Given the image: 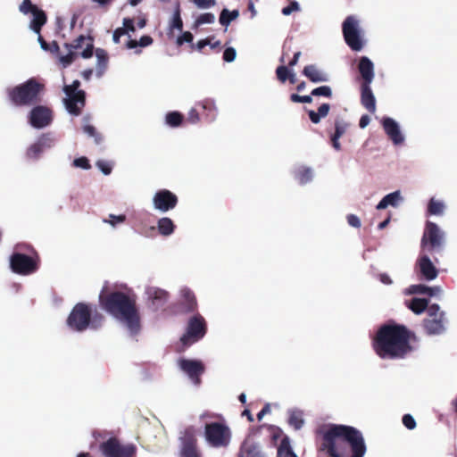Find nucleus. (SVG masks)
Returning a JSON list of instances; mask_svg holds the SVG:
<instances>
[{
    "instance_id": "bb28decb",
    "label": "nucleus",
    "mask_w": 457,
    "mask_h": 457,
    "mask_svg": "<svg viewBox=\"0 0 457 457\" xmlns=\"http://www.w3.org/2000/svg\"><path fill=\"white\" fill-rule=\"evenodd\" d=\"M445 204L443 200L431 197L428 204V212L430 215L442 216L445 211Z\"/></svg>"
},
{
    "instance_id": "c756f323",
    "label": "nucleus",
    "mask_w": 457,
    "mask_h": 457,
    "mask_svg": "<svg viewBox=\"0 0 457 457\" xmlns=\"http://www.w3.org/2000/svg\"><path fill=\"white\" fill-rule=\"evenodd\" d=\"M153 44V38L150 36H143L139 41L129 39L126 46L129 49H136L135 54H140L141 50L137 49V46L145 47Z\"/></svg>"
},
{
    "instance_id": "20e7f679",
    "label": "nucleus",
    "mask_w": 457,
    "mask_h": 457,
    "mask_svg": "<svg viewBox=\"0 0 457 457\" xmlns=\"http://www.w3.org/2000/svg\"><path fill=\"white\" fill-rule=\"evenodd\" d=\"M44 85L35 79L8 89V96L12 103L17 106L30 105L39 100V94Z\"/></svg>"
},
{
    "instance_id": "2eb2a0df",
    "label": "nucleus",
    "mask_w": 457,
    "mask_h": 457,
    "mask_svg": "<svg viewBox=\"0 0 457 457\" xmlns=\"http://www.w3.org/2000/svg\"><path fill=\"white\" fill-rule=\"evenodd\" d=\"M52 120V111L46 106H35L29 113V122L35 129H44L49 126Z\"/></svg>"
},
{
    "instance_id": "6ab92c4d",
    "label": "nucleus",
    "mask_w": 457,
    "mask_h": 457,
    "mask_svg": "<svg viewBox=\"0 0 457 457\" xmlns=\"http://www.w3.org/2000/svg\"><path fill=\"white\" fill-rule=\"evenodd\" d=\"M65 47L76 51L79 56L85 59L93 55V42L88 37L79 36L71 44H65Z\"/></svg>"
},
{
    "instance_id": "412c9836",
    "label": "nucleus",
    "mask_w": 457,
    "mask_h": 457,
    "mask_svg": "<svg viewBox=\"0 0 457 457\" xmlns=\"http://www.w3.org/2000/svg\"><path fill=\"white\" fill-rule=\"evenodd\" d=\"M145 294L151 307L155 311L162 307L169 298L168 292L156 287H148L145 289Z\"/></svg>"
},
{
    "instance_id": "de8ad7c7",
    "label": "nucleus",
    "mask_w": 457,
    "mask_h": 457,
    "mask_svg": "<svg viewBox=\"0 0 457 457\" xmlns=\"http://www.w3.org/2000/svg\"><path fill=\"white\" fill-rule=\"evenodd\" d=\"M314 96V89H312L310 93V95L306 96H299L297 94H292L290 96V99L292 102L295 103H312V96Z\"/></svg>"
},
{
    "instance_id": "49530a36",
    "label": "nucleus",
    "mask_w": 457,
    "mask_h": 457,
    "mask_svg": "<svg viewBox=\"0 0 457 457\" xmlns=\"http://www.w3.org/2000/svg\"><path fill=\"white\" fill-rule=\"evenodd\" d=\"M215 21L214 14L206 12L201 14L195 21V26H201L204 24H212Z\"/></svg>"
},
{
    "instance_id": "0e129e2a",
    "label": "nucleus",
    "mask_w": 457,
    "mask_h": 457,
    "mask_svg": "<svg viewBox=\"0 0 457 457\" xmlns=\"http://www.w3.org/2000/svg\"><path fill=\"white\" fill-rule=\"evenodd\" d=\"M121 29H126V34L129 32L135 31L134 21L130 18L123 19V27Z\"/></svg>"
},
{
    "instance_id": "f704fd0d",
    "label": "nucleus",
    "mask_w": 457,
    "mask_h": 457,
    "mask_svg": "<svg viewBox=\"0 0 457 457\" xmlns=\"http://www.w3.org/2000/svg\"><path fill=\"white\" fill-rule=\"evenodd\" d=\"M295 177L300 184H305L312 179V169L300 166L296 169Z\"/></svg>"
},
{
    "instance_id": "aec40b11",
    "label": "nucleus",
    "mask_w": 457,
    "mask_h": 457,
    "mask_svg": "<svg viewBox=\"0 0 457 457\" xmlns=\"http://www.w3.org/2000/svg\"><path fill=\"white\" fill-rule=\"evenodd\" d=\"M179 366L192 380L195 385L200 382L199 376L204 372V366L201 361L195 360L180 359Z\"/></svg>"
},
{
    "instance_id": "423d86ee",
    "label": "nucleus",
    "mask_w": 457,
    "mask_h": 457,
    "mask_svg": "<svg viewBox=\"0 0 457 457\" xmlns=\"http://www.w3.org/2000/svg\"><path fill=\"white\" fill-rule=\"evenodd\" d=\"M204 436L207 444L214 448H225L229 445L231 431L222 423L212 422L204 425Z\"/></svg>"
},
{
    "instance_id": "f03ea898",
    "label": "nucleus",
    "mask_w": 457,
    "mask_h": 457,
    "mask_svg": "<svg viewBox=\"0 0 457 457\" xmlns=\"http://www.w3.org/2000/svg\"><path fill=\"white\" fill-rule=\"evenodd\" d=\"M102 308L123 325L130 335H136L140 330L139 315L135 302L127 295L112 292L99 295Z\"/></svg>"
},
{
    "instance_id": "052dcab7",
    "label": "nucleus",
    "mask_w": 457,
    "mask_h": 457,
    "mask_svg": "<svg viewBox=\"0 0 457 457\" xmlns=\"http://www.w3.org/2000/svg\"><path fill=\"white\" fill-rule=\"evenodd\" d=\"M348 224L355 228H359L361 226V220L355 214H349L346 217Z\"/></svg>"
},
{
    "instance_id": "3c124183",
    "label": "nucleus",
    "mask_w": 457,
    "mask_h": 457,
    "mask_svg": "<svg viewBox=\"0 0 457 457\" xmlns=\"http://www.w3.org/2000/svg\"><path fill=\"white\" fill-rule=\"evenodd\" d=\"M330 105L328 104H322L316 112V124L321 118L326 117L328 114Z\"/></svg>"
},
{
    "instance_id": "f3484780",
    "label": "nucleus",
    "mask_w": 457,
    "mask_h": 457,
    "mask_svg": "<svg viewBox=\"0 0 457 457\" xmlns=\"http://www.w3.org/2000/svg\"><path fill=\"white\" fill-rule=\"evenodd\" d=\"M381 126L393 145H400L405 141V136L398 121L391 117H384L380 120Z\"/></svg>"
},
{
    "instance_id": "f257e3e1",
    "label": "nucleus",
    "mask_w": 457,
    "mask_h": 457,
    "mask_svg": "<svg viewBox=\"0 0 457 457\" xmlns=\"http://www.w3.org/2000/svg\"><path fill=\"white\" fill-rule=\"evenodd\" d=\"M322 450L330 457H364L367 447L361 431L345 425H330L320 431Z\"/></svg>"
},
{
    "instance_id": "c9c22d12",
    "label": "nucleus",
    "mask_w": 457,
    "mask_h": 457,
    "mask_svg": "<svg viewBox=\"0 0 457 457\" xmlns=\"http://www.w3.org/2000/svg\"><path fill=\"white\" fill-rule=\"evenodd\" d=\"M196 443H181V453L183 457H201L196 449Z\"/></svg>"
},
{
    "instance_id": "5fc2aeb1",
    "label": "nucleus",
    "mask_w": 457,
    "mask_h": 457,
    "mask_svg": "<svg viewBox=\"0 0 457 457\" xmlns=\"http://www.w3.org/2000/svg\"><path fill=\"white\" fill-rule=\"evenodd\" d=\"M276 72H277L278 79L281 82H285L287 79L288 75L291 71H289V69L287 66L283 65V66L278 67Z\"/></svg>"
},
{
    "instance_id": "4c0bfd02",
    "label": "nucleus",
    "mask_w": 457,
    "mask_h": 457,
    "mask_svg": "<svg viewBox=\"0 0 457 457\" xmlns=\"http://www.w3.org/2000/svg\"><path fill=\"white\" fill-rule=\"evenodd\" d=\"M183 28V21L180 17V9L179 5L178 4L174 10V12L172 14L170 22V29H178L179 31L182 30Z\"/></svg>"
},
{
    "instance_id": "c03bdc74",
    "label": "nucleus",
    "mask_w": 457,
    "mask_h": 457,
    "mask_svg": "<svg viewBox=\"0 0 457 457\" xmlns=\"http://www.w3.org/2000/svg\"><path fill=\"white\" fill-rule=\"evenodd\" d=\"M68 54L66 55H62L60 57L59 61L62 67L66 68L79 56L76 51H72L71 49H67Z\"/></svg>"
},
{
    "instance_id": "4be33fe9",
    "label": "nucleus",
    "mask_w": 457,
    "mask_h": 457,
    "mask_svg": "<svg viewBox=\"0 0 457 457\" xmlns=\"http://www.w3.org/2000/svg\"><path fill=\"white\" fill-rule=\"evenodd\" d=\"M358 70L363 79L362 84L371 85L375 78L374 63L367 56H361L359 61Z\"/></svg>"
},
{
    "instance_id": "4d7b16f0",
    "label": "nucleus",
    "mask_w": 457,
    "mask_h": 457,
    "mask_svg": "<svg viewBox=\"0 0 457 457\" xmlns=\"http://www.w3.org/2000/svg\"><path fill=\"white\" fill-rule=\"evenodd\" d=\"M237 52L234 47H228L223 53V60L227 62H231L236 59Z\"/></svg>"
},
{
    "instance_id": "2f4dec72",
    "label": "nucleus",
    "mask_w": 457,
    "mask_h": 457,
    "mask_svg": "<svg viewBox=\"0 0 457 457\" xmlns=\"http://www.w3.org/2000/svg\"><path fill=\"white\" fill-rule=\"evenodd\" d=\"M428 302L426 299L422 298H413L408 303L407 306L415 313L420 314L429 306H428Z\"/></svg>"
},
{
    "instance_id": "680f3d73",
    "label": "nucleus",
    "mask_w": 457,
    "mask_h": 457,
    "mask_svg": "<svg viewBox=\"0 0 457 457\" xmlns=\"http://www.w3.org/2000/svg\"><path fill=\"white\" fill-rule=\"evenodd\" d=\"M192 41H193V35L190 32L186 31L180 37H178L177 44L179 46H181L185 42L191 43Z\"/></svg>"
},
{
    "instance_id": "13d9d810",
    "label": "nucleus",
    "mask_w": 457,
    "mask_h": 457,
    "mask_svg": "<svg viewBox=\"0 0 457 457\" xmlns=\"http://www.w3.org/2000/svg\"><path fill=\"white\" fill-rule=\"evenodd\" d=\"M403 423L408 429H413L416 427V421L411 414H405L403 417Z\"/></svg>"
},
{
    "instance_id": "5701e85b",
    "label": "nucleus",
    "mask_w": 457,
    "mask_h": 457,
    "mask_svg": "<svg viewBox=\"0 0 457 457\" xmlns=\"http://www.w3.org/2000/svg\"><path fill=\"white\" fill-rule=\"evenodd\" d=\"M404 202V197L400 190H395L386 195L376 205V209L385 210L387 207L398 208Z\"/></svg>"
},
{
    "instance_id": "1a4fd4ad",
    "label": "nucleus",
    "mask_w": 457,
    "mask_h": 457,
    "mask_svg": "<svg viewBox=\"0 0 457 457\" xmlns=\"http://www.w3.org/2000/svg\"><path fill=\"white\" fill-rule=\"evenodd\" d=\"M445 313L438 304L428 308V318L424 320V328L428 335H440L446 330Z\"/></svg>"
},
{
    "instance_id": "ea45409f",
    "label": "nucleus",
    "mask_w": 457,
    "mask_h": 457,
    "mask_svg": "<svg viewBox=\"0 0 457 457\" xmlns=\"http://www.w3.org/2000/svg\"><path fill=\"white\" fill-rule=\"evenodd\" d=\"M43 152L44 150L39 145L38 142L36 141L27 149L26 155L29 159L37 160Z\"/></svg>"
},
{
    "instance_id": "c85d7f7f",
    "label": "nucleus",
    "mask_w": 457,
    "mask_h": 457,
    "mask_svg": "<svg viewBox=\"0 0 457 457\" xmlns=\"http://www.w3.org/2000/svg\"><path fill=\"white\" fill-rule=\"evenodd\" d=\"M157 228L161 235L168 237L174 232L175 225L170 218L162 217L157 222Z\"/></svg>"
},
{
    "instance_id": "bf43d9fd",
    "label": "nucleus",
    "mask_w": 457,
    "mask_h": 457,
    "mask_svg": "<svg viewBox=\"0 0 457 457\" xmlns=\"http://www.w3.org/2000/svg\"><path fill=\"white\" fill-rule=\"evenodd\" d=\"M321 96L330 97L332 96V90L328 86H321L316 87V96Z\"/></svg>"
},
{
    "instance_id": "37998d69",
    "label": "nucleus",
    "mask_w": 457,
    "mask_h": 457,
    "mask_svg": "<svg viewBox=\"0 0 457 457\" xmlns=\"http://www.w3.org/2000/svg\"><path fill=\"white\" fill-rule=\"evenodd\" d=\"M428 286L419 284L411 285L404 290L405 295H423L427 294Z\"/></svg>"
},
{
    "instance_id": "58836bf2",
    "label": "nucleus",
    "mask_w": 457,
    "mask_h": 457,
    "mask_svg": "<svg viewBox=\"0 0 457 457\" xmlns=\"http://www.w3.org/2000/svg\"><path fill=\"white\" fill-rule=\"evenodd\" d=\"M37 141L44 151L52 148L55 144V138L49 133L43 134Z\"/></svg>"
},
{
    "instance_id": "dca6fc26",
    "label": "nucleus",
    "mask_w": 457,
    "mask_h": 457,
    "mask_svg": "<svg viewBox=\"0 0 457 457\" xmlns=\"http://www.w3.org/2000/svg\"><path fill=\"white\" fill-rule=\"evenodd\" d=\"M178 197L167 189L157 191L153 197L154 208L161 212H167L176 207Z\"/></svg>"
},
{
    "instance_id": "864d4df0",
    "label": "nucleus",
    "mask_w": 457,
    "mask_h": 457,
    "mask_svg": "<svg viewBox=\"0 0 457 457\" xmlns=\"http://www.w3.org/2000/svg\"><path fill=\"white\" fill-rule=\"evenodd\" d=\"M73 166L83 170H89L91 168V165L86 157L76 158L73 161Z\"/></svg>"
},
{
    "instance_id": "a878e982",
    "label": "nucleus",
    "mask_w": 457,
    "mask_h": 457,
    "mask_svg": "<svg viewBox=\"0 0 457 457\" xmlns=\"http://www.w3.org/2000/svg\"><path fill=\"white\" fill-rule=\"evenodd\" d=\"M96 75L97 78H101L106 68L108 63V54L106 51L101 48H97L96 50Z\"/></svg>"
},
{
    "instance_id": "774afa93",
    "label": "nucleus",
    "mask_w": 457,
    "mask_h": 457,
    "mask_svg": "<svg viewBox=\"0 0 457 457\" xmlns=\"http://www.w3.org/2000/svg\"><path fill=\"white\" fill-rule=\"evenodd\" d=\"M126 34V29L118 28L114 30L112 39L114 43H119L120 37Z\"/></svg>"
},
{
    "instance_id": "338daca9",
    "label": "nucleus",
    "mask_w": 457,
    "mask_h": 457,
    "mask_svg": "<svg viewBox=\"0 0 457 457\" xmlns=\"http://www.w3.org/2000/svg\"><path fill=\"white\" fill-rule=\"evenodd\" d=\"M298 8H299L298 3H297V2H293V3H291L288 6L284 7V8L282 9V13H283L284 15H289V14H291L294 11L298 10Z\"/></svg>"
},
{
    "instance_id": "ddd939ff",
    "label": "nucleus",
    "mask_w": 457,
    "mask_h": 457,
    "mask_svg": "<svg viewBox=\"0 0 457 457\" xmlns=\"http://www.w3.org/2000/svg\"><path fill=\"white\" fill-rule=\"evenodd\" d=\"M206 332V325L204 319L200 315L190 318L186 334L181 337L184 345H190L200 340Z\"/></svg>"
},
{
    "instance_id": "473e14b6",
    "label": "nucleus",
    "mask_w": 457,
    "mask_h": 457,
    "mask_svg": "<svg viewBox=\"0 0 457 457\" xmlns=\"http://www.w3.org/2000/svg\"><path fill=\"white\" fill-rule=\"evenodd\" d=\"M180 295L187 304V311H193L196 305L195 297L193 292L187 287H183L180 290Z\"/></svg>"
},
{
    "instance_id": "09e8293b",
    "label": "nucleus",
    "mask_w": 457,
    "mask_h": 457,
    "mask_svg": "<svg viewBox=\"0 0 457 457\" xmlns=\"http://www.w3.org/2000/svg\"><path fill=\"white\" fill-rule=\"evenodd\" d=\"M83 130L88 137H94L96 144L101 142V137L96 132V129L92 125L84 124Z\"/></svg>"
},
{
    "instance_id": "9d476101",
    "label": "nucleus",
    "mask_w": 457,
    "mask_h": 457,
    "mask_svg": "<svg viewBox=\"0 0 457 457\" xmlns=\"http://www.w3.org/2000/svg\"><path fill=\"white\" fill-rule=\"evenodd\" d=\"M80 83L74 80L71 85L65 86L63 91L66 95L64 104L67 111L73 115H79L81 108L85 105V92L79 90Z\"/></svg>"
},
{
    "instance_id": "7c9ffc66",
    "label": "nucleus",
    "mask_w": 457,
    "mask_h": 457,
    "mask_svg": "<svg viewBox=\"0 0 457 457\" xmlns=\"http://www.w3.org/2000/svg\"><path fill=\"white\" fill-rule=\"evenodd\" d=\"M277 457H297L292 450L290 441L287 436H284L278 447Z\"/></svg>"
},
{
    "instance_id": "e2e57ef3",
    "label": "nucleus",
    "mask_w": 457,
    "mask_h": 457,
    "mask_svg": "<svg viewBox=\"0 0 457 457\" xmlns=\"http://www.w3.org/2000/svg\"><path fill=\"white\" fill-rule=\"evenodd\" d=\"M427 295L429 296L434 297H440L443 295V289L442 287L436 286V287H428Z\"/></svg>"
},
{
    "instance_id": "f8f14e48",
    "label": "nucleus",
    "mask_w": 457,
    "mask_h": 457,
    "mask_svg": "<svg viewBox=\"0 0 457 457\" xmlns=\"http://www.w3.org/2000/svg\"><path fill=\"white\" fill-rule=\"evenodd\" d=\"M104 457H135L136 446L132 444L120 445L115 438H110L100 445Z\"/></svg>"
},
{
    "instance_id": "603ef678",
    "label": "nucleus",
    "mask_w": 457,
    "mask_h": 457,
    "mask_svg": "<svg viewBox=\"0 0 457 457\" xmlns=\"http://www.w3.org/2000/svg\"><path fill=\"white\" fill-rule=\"evenodd\" d=\"M192 3L199 9H208L215 5V0H192Z\"/></svg>"
},
{
    "instance_id": "6e6d98bb",
    "label": "nucleus",
    "mask_w": 457,
    "mask_h": 457,
    "mask_svg": "<svg viewBox=\"0 0 457 457\" xmlns=\"http://www.w3.org/2000/svg\"><path fill=\"white\" fill-rule=\"evenodd\" d=\"M206 46H210L211 48H216L220 46V42L219 40L212 43L208 38L199 40L196 44V47L199 51H201Z\"/></svg>"
},
{
    "instance_id": "a19ab883",
    "label": "nucleus",
    "mask_w": 457,
    "mask_h": 457,
    "mask_svg": "<svg viewBox=\"0 0 457 457\" xmlns=\"http://www.w3.org/2000/svg\"><path fill=\"white\" fill-rule=\"evenodd\" d=\"M182 121V115L178 112H171L166 115V123L170 127H178Z\"/></svg>"
},
{
    "instance_id": "4468645a",
    "label": "nucleus",
    "mask_w": 457,
    "mask_h": 457,
    "mask_svg": "<svg viewBox=\"0 0 457 457\" xmlns=\"http://www.w3.org/2000/svg\"><path fill=\"white\" fill-rule=\"evenodd\" d=\"M10 266L13 272L21 275H29L37 270L34 260L22 253H13L10 258Z\"/></svg>"
},
{
    "instance_id": "8fccbe9b",
    "label": "nucleus",
    "mask_w": 457,
    "mask_h": 457,
    "mask_svg": "<svg viewBox=\"0 0 457 457\" xmlns=\"http://www.w3.org/2000/svg\"><path fill=\"white\" fill-rule=\"evenodd\" d=\"M96 167L104 174L109 175L112 172V165L111 162L99 160L96 162Z\"/></svg>"
},
{
    "instance_id": "b1692460",
    "label": "nucleus",
    "mask_w": 457,
    "mask_h": 457,
    "mask_svg": "<svg viewBox=\"0 0 457 457\" xmlns=\"http://www.w3.org/2000/svg\"><path fill=\"white\" fill-rule=\"evenodd\" d=\"M371 85L361 84V104L371 113L376 112V98L371 90Z\"/></svg>"
},
{
    "instance_id": "79ce46f5",
    "label": "nucleus",
    "mask_w": 457,
    "mask_h": 457,
    "mask_svg": "<svg viewBox=\"0 0 457 457\" xmlns=\"http://www.w3.org/2000/svg\"><path fill=\"white\" fill-rule=\"evenodd\" d=\"M125 220L126 216L123 214H109L108 218L103 220V222L111 225L112 228H115L118 224H122Z\"/></svg>"
},
{
    "instance_id": "e433bc0d",
    "label": "nucleus",
    "mask_w": 457,
    "mask_h": 457,
    "mask_svg": "<svg viewBox=\"0 0 457 457\" xmlns=\"http://www.w3.org/2000/svg\"><path fill=\"white\" fill-rule=\"evenodd\" d=\"M239 15L237 10L229 12L228 9H223L220 15V23L223 26H228L232 21L236 20Z\"/></svg>"
},
{
    "instance_id": "a211bd4d",
    "label": "nucleus",
    "mask_w": 457,
    "mask_h": 457,
    "mask_svg": "<svg viewBox=\"0 0 457 457\" xmlns=\"http://www.w3.org/2000/svg\"><path fill=\"white\" fill-rule=\"evenodd\" d=\"M416 268L419 274L425 280L432 281L438 276V270L435 263L424 251H421L420 257L417 259Z\"/></svg>"
},
{
    "instance_id": "a18cd8bd",
    "label": "nucleus",
    "mask_w": 457,
    "mask_h": 457,
    "mask_svg": "<svg viewBox=\"0 0 457 457\" xmlns=\"http://www.w3.org/2000/svg\"><path fill=\"white\" fill-rule=\"evenodd\" d=\"M104 323V316L100 313L90 314L89 317V327L93 329H97L102 327Z\"/></svg>"
},
{
    "instance_id": "69168bd1",
    "label": "nucleus",
    "mask_w": 457,
    "mask_h": 457,
    "mask_svg": "<svg viewBox=\"0 0 457 457\" xmlns=\"http://www.w3.org/2000/svg\"><path fill=\"white\" fill-rule=\"evenodd\" d=\"M335 129V134L333 136L340 138L346 130V125L341 122H336Z\"/></svg>"
},
{
    "instance_id": "39448f33",
    "label": "nucleus",
    "mask_w": 457,
    "mask_h": 457,
    "mask_svg": "<svg viewBox=\"0 0 457 457\" xmlns=\"http://www.w3.org/2000/svg\"><path fill=\"white\" fill-rule=\"evenodd\" d=\"M346 44L353 51H361L364 46L363 30L360 20L353 15L346 17L342 25Z\"/></svg>"
},
{
    "instance_id": "72a5a7b5",
    "label": "nucleus",
    "mask_w": 457,
    "mask_h": 457,
    "mask_svg": "<svg viewBox=\"0 0 457 457\" xmlns=\"http://www.w3.org/2000/svg\"><path fill=\"white\" fill-rule=\"evenodd\" d=\"M198 432L199 429L194 426L186 428L180 436L181 443H196V436Z\"/></svg>"
},
{
    "instance_id": "7ed1b4c3",
    "label": "nucleus",
    "mask_w": 457,
    "mask_h": 457,
    "mask_svg": "<svg viewBox=\"0 0 457 457\" xmlns=\"http://www.w3.org/2000/svg\"><path fill=\"white\" fill-rule=\"evenodd\" d=\"M374 349L383 359L403 358L411 351L409 332L403 326H383L375 337Z\"/></svg>"
},
{
    "instance_id": "9b49d317",
    "label": "nucleus",
    "mask_w": 457,
    "mask_h": 457,
    "mask_svg": "<svg viewBox=\"0 0 457 457\" xmlns=\"http://www.w3.org/2000/svg\"><path fill=\"white\" fill-rule=\"evenodd\" d=\"M92 310L89 305L79 303L72 309L67 319L68 327L74 331L82 332L89 327Z\"/></svg>"
},
{
    "instance_id": "0eeeda50",
    "label": "nucleus",
    "mask_w": 457,
    "mask_h": 457,
    "mask_svg": "<svg viewBox=\"0 0 457 457\" xmlns=\"http://www.w3.org/2000/svg\"><path fill=\"white\" fill-rule=\"evenodd\" d=\"M20 11L24 13H31L32 20L29 24V28L38 35L37 40L43 50L48 51V45L40 35L41 27L46 22V13L39 10L36 5L32 4L30 0H23L20 5Z\"/></svg>"
},
{
    "instance_id": "393cba45",
    "label": "nucleus",
    "mask_w": 457,
    "mask_h": 457,
    "mask_svg": "<svg viewBox=\"0 0 457 457\" xmlns=\"http://www.w3.org/2000/svg\"><path fill=\"white\" fill-rule=\"evenodd\" d=\"M238 457H267L264 453H262L261 446L251 441L245 440L239 453Z\"/></svg>"
},
{
    "instance_id": "6e6552de",
    "label": "nucleus",
    "mask_w": 457,
    "mask_h": 457,
    "mask_svg": "<svg viewBox=\"0 0 457 457\" xmlns=\"http://www.w3.org/2000/svg\"><path fill=\"white\" fill-rule=\"evenodd\" d=\"M445 244V233L438 225L434 222L428 221L421 238V248L425 251L429 246L431 250L440 251Z\"/></svg>"
},
{
    "instance_id": "cd10ccee",
    "label": "nucleus",
    "mask_w": 457,
    "mask_h": 457,
    "mask_svg": "<svg viewBox=\"0 0 457 457\" xmlns=\"http://www.w3.org/2000/svg\"><path fill=\"white\" fill-rule=\"evenodd\" d=\"M287 413L289 425L295 429H300L304 423L303 411L298 409H290Z\"/></svg>"
}]
</instances>
